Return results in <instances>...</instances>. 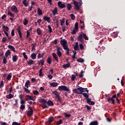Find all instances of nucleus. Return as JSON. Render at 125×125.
<instances>
[{
  "instance_id": "1",
  "label": "nucleus",
  "mask_w": 125,
  "mask_h": 125,
  "mask_svg": "<svg viewBox=\"0 0 125 125\" xmlns=\"http://www.w3.org/2000/svg\"><path fill=\"white\" fill-rule=\"evenodd\" d=\"M77 89H73V91L74 93H76V94H83V92H87L88 93V90H87V88H83L82 87H80V86H78Z\"/></svg>"
},
{
  "instance_id": "2",
  "label": "nucleus",
  "mask_w": 125,
  "mask_h": 125,
  "mask_svg": "<svg viewBox=\"0 0 125 125\" xmlns=\"http://www.w3.org/2000/svg\"><path fill=\"white\" fill-rule=\"evenodd\" d=\"M58 88L60 91H66L67 92H69L70 91L69 88L65 85L59 86Z\"/></svg>"
},
{
  "instance_id": "3",
  "label": "nucleus",
  "mask_w": 125,
  "mask_h": 125,
  "mask_svg": "<svg viewBox=\"0 0 125 125\" xmlns=\"http://www.w3.org/2000/svg\"><path fill=\"white\" fill-rule=\"evenodd\" d=\"M60 44L63 47V48H65L66 47H67L68 46V42H67V41L66 40L63 39L60 41Z\"/></svg>"
},
{
  "instance_id": "4",
  "label": "nucleus",
  "mask_w": 125,
  "mask_h": 125,
  "mask_svg": "<svg viewBox=\"0 0 125 125\" xmlns=\"http://www.w3.org/2000/svg\"><path fill=\"white\" fill-rule=\"evenodd\" d=\"M117 95L116 94H114L112 96L111 98H110V97H108L107 98V102H109L110 101L111 102L112 104H115V100L114 98H116Z\"/></svg>"
},
{
  "instance_id": "5",
  "label": "nucleus",
  "mask_w": 125,
  "mask_h": 125,
  "mask_svg": "<svg viewBox=\"0 0 125 125\" xmlns=\"http://www.w3.org/2000/svg\"><path fill=\"white\" fill-rule=\"evenodd\" d=\"M72 3L74 5V7L76 10H79V9H80V6H79V3L78 1L73 0Z\"/></svg>"
},
{
  "instance_id": "6",
  "label": "nucleus",
  "mask_w": 125,
  "mask_h": 125,
  "mask_svg": "<svg viewBox=\"0 0 125 125\" xmlns=\"http://www.w3.org/2000/svg\"><path fill=\"white\" fill-rule=\"evenodd\" d=\"M30 110L28 111L27 112V115L28 117H32L33 116V114H34V111H33V109L32 107H29Z\"/></svg>"
},
{
  "instance_id": "7",
  "label": "nucleus",
  "mask_w": 125,
  "mask_h": 125,
  "mask_svg": "<svg viewBox=\"0 0 125 125\" xmlns=\"http://www.w3.org/2000/svg\"><path fill=\"white\" fill-rule=\"evenodd\" d=\"M58 6H59V8H61L63 9V8H65L66 7V5L62 3V2L60 1L58 2Z\"/></svg>"
},
{
  "instance_id": "8",
  "label": "nucleus",
  "mask_w": 125,
  "mask_h": 125,
  "mask_svg": "<svg viewBox=\"0 0 125 125\" xmlns=\"http://www.w3.org/2000/svg\"><path fill=\"white\" fill-rule=\"evenodd\" d=\"M11 10L13 12L18 13V9L17 8V7L14 5L11 7Z\"/></svg>"
},
{
  "instance_id": "9",
  "label": "nucleus",
  "mask_w": 125,
  "mask_h": 125,
  "mask_svg": "<svg viewBox=\"0 0 125 125\" xmlns=\"http://www.w3.org/2000/svg\"><path fill=\"white\" fill-rule=\"evenodd\" d=\"M43 20H44L45 21H46L47 22H48V23H51L52 21V20L50 19V18L45 16H44L43 17Z\"/></svg>"
},
{
  "instance_id": "10",
  "label": "nucleus",
  "mask_w": 125,
  "mask_h": 125,
  "mask_svg": "<svg viewBox=\"0 0 125 125\" xmlns=\"http://www.w3.org/2000/svg\"><path fill=\"white\" fill-rule=\"evenodd\" d=\"M78 41L80 42H83V34H80L77 38Z\"/></svg>"
},
{
  "instance_id": "11",
  "label": "nucleus",
  "mask_w": 125,
  "mask_h": 125,
  "mask_svg": "<svg viewBox=\"0 0 125 125\" xmlns=\"http://www.w3.org/2000/svg\"><path fill=\"white\" fill-rule=\"evenodd\" d=\"M2 28L3 29V31H4L5 32H9V27L5 26L4 24H2Z\"/></svg>"
},
{
  "instance_id": "12",
  "label": "nucleus",
  "mask_w": 125,
  "mask_h": 125,
  "mask_svg": "<svg viewBox=\"0 0 125 125\" xmlns=\"http://www.w3.org/2000/svg\"><path fill=\"white\" fill-rule=\"evenodd\" d=\"M53 121H54V119L53 118V117H49L48 119V120L46 123L49 125H50V124H51V123H52Z\"/></svg>"
},
{
  "instance_id": "13",
  "label": "nucleus",
  "mask_w": 125,
  "mask_h": 125,
  "mask_svg": "<svg viewBox=\"0 0 125 125\" xmlns=\"http://www.w3.org/2000/svg\"><path fill=\"white\" fill-rule=\"evenodd\" d=\"M17 32L20 39H22V32H21V28L19 27L17 28Z\"/></svg>"
},
{
  "instance_id": "14",
  "label": "nucleus",
  "mask_w": 125,
  "mask_h": 125,
  "mask_svg": "<svg viewBox=\"0 0 125 125\" xmlns=\"http://www.w3.org/2000/svg\"><path fill=\"white\" fill-rule=\"evenodd\" d=\"M26 97L27 98L26 99H28V100H32V101H36V99L33 97V96L29 95H26Z\"/></svg>"
},
{
  "instance_id": "15",
  "label": "nucleus",
  "mask_w": 125,
  "mask_h": 125,
  "mask_svg": "<svg viewBox=\"0 0 125 125\" xmlns=\"http://www.w3.org/2000/svg\"><path fill=\"white\" fill-rule=\"evenodd\" d=\"M86 102L89 105H94L95 103L93 101H91V99H89L88 100L86 101Z\"/></svg>"
},
{
  "instance_id": "16",
  "label": "nucleus",
  "mask_w": 125,
  "mask_h": 125,
  "mask_svg": "<svg viewBox=\"0 0 125 125\" xmlns=\"http://www.w3.org/2000/svg\"><path fill=\"white\" fill-rule=\"evenodd\" d=\"M39 65H42V66H43L44 65V59H41L38 61Z\"/></svg>"
},
{
  "instance_id": "17",
  "label": "nucleus",
  "mask_w": 125,
  "mask_h": 125,
  "mask_svg": "<svg viewBox=\"0 0 125 125\" xmlns=\"http://www.w3.org/2000/svg\"><path fill=\"white\" fill-rule=\"evenodd\" d=\"M39 102L42 104H47V101L45 100L44 99H40Z\"/></svg>"
},
{
  "instance_id": "18",
  "label": "nucleus",
  "mask_w": 125,
  "mask_h": 125,
  "mask_svg": "<svg viewBox=\"0 0 125 125\" xmlns=\"http://www.w3.org/2000/svg\"><path fill=\"white\" fill-rule=\"evenodd\" d=\"M17 60H18V56L17 55H14L12 57V61L13 62H17Z\"/></svg>"
},
{
  "instance_id": "19",
  "label": "nucleus",
  "mask_w": 125,
  "mask_h": 125,
  "mask_svg": "<svg viewBox=\"0 0 125 125\" xmlns=\"http://www.w3.org/2000/svg\"><path fill=\"white\" fill-rule=\"evenodd\" d=\"M70 66H71L70 62H68L67 64L62 65V68H64V69H67V68H69Z\"/></svg>"
},
{
  "instance_id": "20",
  "label": "nucleus",
  "mask_w": 125,
  "mask_h": 125,
  "mask_svg": "<svg viewBox=\"0 0 125 125\" xmlns=\"http://www.w3.org/2000/svg\"><path fill=\"white\" fill-rule=\"evenodd\" d=\"M50 85L53 87H56V86H58V83L56 82H53L50 83Z\"/></svg>"
},
{
  "instance_id": "21",
  "label": "nucleus",
  "mask_w": 125,
  "mask_h": 125,
  "mask_svg": "<svg viewBox=\"0 0 125 125\" xmlns=\"http://www.w3.org/2000/svg\"><path fill=\"white\" fill-rule=\"evenodd\" d=\"M14 97V96L12 95L11 93H9V94L7 95L6 96V98L7 99H11L12 98H13Z\"/></svg>"
},
{
  "instance_id": "22",
  "label": "nucleus",
  "mask_w": 125,
  "mask_h": 125,
  "mask_svg": "<svg viewBox=\"0 0 125 125\" xmlns=\"http://www.w3.org/2000/svg\"><path fill=\"white\" fill-rule=\"evenodd\" d=\"M63 49L66 51V55H69L70 54V49H69V46L67 47H66L65 48H63Z\"/></svg>"
},
{
  "instance_id": "23",
  "label": "nucleus",
  "mask_w": 125,
  "mask_h": 125,
  "mask_svg": "<svg viewBox=\"0 0 125 125\" xmlns=\"http://www.w3.org/2000/svg\"><path fill=\"white\" fill-rule=\"evenodd\" d=\"M52 57H53L54 59L56 60V61H58V56L55 53H53L52 54Z\"/></svg>"
},
{
  "instance_id": "24",
  "label": "nucleus",
  "mask_w": 125,
  "mask_h": 125,
  "mask_svg": "<svg viewBox=\"0 0 125 125\" xmlns=\"http://www.w3.org/2000/svg\"><path fill=\"white\" fill-rule=\"evenodd\" d=\"M83 95L84 96V97H85V100H86V101H87V100H88L89 99H90V98H89V96L88 95H87V94L86 93H83Z\"/></svg>"
},
{
  "instance_id": "25",
  "label": "nucleus",
  "mask_w": 125,
  "mask_h": 125,
  "mask_svg": "<svg viewBox=\"0 0 125 125\" xmlns=\"http://www.w3.org/2000/svg\"><path fill=\"white\" fill-rule=\"evenodd\" d=\"M26 62L29 66H30L31 65H33V64H34V61H33V60L32 59L29 60V61H27Z\"/></svg>"
},
{
  "instance_id": "26",
  "label": "nucleus",
  "mask_w": 125,
  "mask_h": 125,
  "mask_svg": "<svg viewBox=\"0 0 125 125\" xmlns=\"http://www.w3.org/2000/svg\"><path fill=\"white\" fill-rule=\"evenodd\" d=\"M10 54H11V52H10V50H7L5 53L6 58H7V57H8V56L10 55Z\"/></svg>"
},
{
  "instance_id": "27",
  "label": "nucleus",
  "mask_w": 125,
  "mask_h": 125,
  "mask_svg": "<svg viewBox=\"0 0 125 125\" xmlns=\"http://www.w3.org/2000/svg\"><path fill=\"white\" fill-rule=\"evenodd\" d=\"M71 8H72V5L70 3H67L66 4V9H67V10L70 11V10H71Z\"/></svg>"
},
{
  "instance_id": "28",
  "label": "nucleus",
  "mask_w": 125,
  "mask_h": 125,
  "mask_svg": "<svg viewBox=\"0 0 125 125\" xmlns=\"http://www.w3.org/2000/svg\"><path fill=\"white\" fill-rule=\"evenodd\" d=\"M89 125H98V121H94L90 123Z\"/></svg>"
},
{
  "instance_id": "29",
  "label": "nucleus",
  "mask_w": 125,
  "mask_h": 125,
  "mask_svg": "<svg viewBox=\"0 0 125 125\" xmlns=\"http://www.w3.org/2000/svg\"><path fill=\"white\" fill-rule=\"evenodd\" d=\"M47 104L48 106H53L54 104H53V102L51 101V100H49L47 102Z\"/></svg>"
},
{
  "instance_id": "30",
  "label": "nucleus",
  "mask_w": 125,
  "mask_h": 125,
  "mask_svg": "<svg viewBox=\"0 0 125 125\" xmlns=\"http://www.w3.org/2000/svg\"><path fill=\"white\" fill-rule=\"evenodd\" d=\"M30 57L31 58H32V59H36L37 58V55L36 54V53H33L32 54H31Z\"/></svg>"
},
{
  "instance_id": "31",
  "label": "nucleus",
  "mask_w": 125,
  "mask_h": 125,
  "mask_svg": "<svg viewBox=\"0 0 125 125\" xmlns=\"http://www.w3.org/2000/svg\"><path fill=\"white\" fill-rule=\"evenodd\" d=\"M8 48H9V49H11L12 51L15 52V48H14V47L13 46L9 45L8 46Z\"/></svg>"
},
{
  "instance_id": "32",
  "label": "nucleus",
  "mask_w": 125,
  "mask_h": 125,
  "mask_svg": "<svg viewBox=\"0 0 125 125\" xmlns=\"http://www.w3.org/2000/svg\"><path fill=\"white\" fill-rule=\"evenodd\" d=\"M12 77V73H9L7 77L6 80H7V81H10V80H11Z\"/></svg>"
},
{
  "instance_id": "33",
  "label": "nucleus",
  "mask_w": 125,
  "mask_h": 125,
  "mask_svg": "<svg viewBox=\"0 0 125 125\" xmlns=\"http://www.w3.org/2000/svg\"><path fill=\"white\" fill-rule=\"evenodd\" d=\"M52 61V60H51V57H49L48 58V59H47V63L48 64H49V65H50V64H51Z\"/></svg>"
},
{
  "instance_id": "34",
  "label": "nucleus",
  "mask_w": 125,
  "mask_h": 125,
  "mask_svg": "<svg viewBox=\"0 0 125 125\" xmlns=\"http://www.w3.org/2000/svg\"><path fill=\"white\" fill-rule=\"evenodd\" d=\"M7 58L5 57V56H3V61H2V63L3 64H6V63H7V60H6Z\"/></svg>"
},
{
  "instance_id": "35",
  "label": "nucleus",
  "mask_w": 125,
  "mask_h": 125,
  "mask_svg": "<svg viewBox=\"0 0 125 125\" xmlns=\"http://www.w3.org/2000/svg\"><path fill=\"white\" fill-rule=\"evenodd\" d=\"M65 20H66V19H65L64 18H62V20H60V21H61V26H63V25H64Z\"/></svg>"
},
{
  "instance_id": "36",
  "label": "nucleus",
  "mask_w": 125,
  "mask_h": 125,
  "mask_svg": "<svg viewBox=\"0 0 125 125\" xmlns=\"http://www.w3.org/2000/svg\"><path fill=\"white\" fill-rule=\"evenodd\" d=\"M37 12H38V15H42V11L41 10V8H38Z\"/></svg>"
},
{
  "instance_id": "37",
  "label": "nucleus",
  "mask_w": 125,
  "mask_h": 125,
  "mask_svg": "<svg viewBox=\"0 0 125 125\" xmlns=\"http://www.w3.org/2000/svg\"><path fill=\"white\" fill-rule=\"evenodd\" d=\"M77 62H79V63H83L84 62V60L83 58H80L77 60Z\"/></svg>"
},
{
  "instance_id": "38",
  "label": "nucleus",
  "mask_w": 125,
  "mask_h": 125,
  "mask_svg": "<svg viewBox=\"0 0 125 125\" xmlns=\"http://www.w3.org/2000/svg\"><path fill=\"white\" fill-rule=\"evenodd\" d=\"M52 12L53 15H56V14H57V8L55 7Z\"/></svg>"
},
{
  "instance_id": "39",
  "label": "nucleus",
  "mask_w": 125,
  "mask_h": 125,
  "mask_svg": "<svg viewBox=\"0 0 125 125\" xmlns=\"http://www.w3.org/2000/svg\"><path fill=\"white\" fill-rule=\"evenodd\" d=\"M53 94H55L56 95V97H58V96H60V95L59 93H58V92L57 91H54L52 92Z\"/></svg>"
},
{
  "instance_id": "40",
  "label": "nucleus",
  "mask_w": 125,
  "mask_h": 125,
  "mask_svg": "<svg viewBox=\"0 0 125 125\" xmlns=\"http://www.w3.org/2000/svg\"><path fill=\"white\" fill-rule=\"evenodd\" d=\"M29 84H30V81L27 80L26 82H25V87H26L27 88H29Z\"/></svg>"
},
{
  "instance_id": "41",
  "label": "nucleus",
  "mask_w": 125,
  "mask_h": 125,
  "mask_svg": "<svg viewBox=\"0 0 125 125\" xmlns=\"http://www.w3.org/2000/svg\"><path fill=\"white\" fill-rule=\"evenodd\" d=\"M39 77H43V75H42V68H41L39 70Z\"/></svg>"
},
{
  "instance_id": "42",
  "label": "nucleus",
  "mask_w": 125,
  "mask_h": 125,
  "mask_svg": "<svg viewBox=\"0 0 125 125\" xmlns=\"http://www.w3.org/2000/svg\"><path fill=\"white\" fill-rule=\"evenodd\" d=\"M8 15H10V16L11 17H12L13 18H14V17H15L14 14H13V13H12L11 12H10V11H8Z\"/></svg>"
},
{
  "instance_id": "43",
  "label": "nucleus",
  "mask_w": 125,
  "mask_h": 125,
  "mask_svg": "<svg viewBox=\"0 0 125 125\" xmlns=\"http://www.w3.org/2000/svg\"><path fill=\"white\" fill-rule=\"evenodd\" d=\"M75 29L76 31H78V30H79V23L77 22H75Z\"/></svg>"
},
{
  "instance_id": "44",
  "label": "nucleus",
  "mask_w": 125,
  "mask_h": 125,
  "mask_svg": "<svg viewBox=\"0 0 125 125\" xmlns=\"http://www.w3.org/2000/svg\"><path fill=\"white\" fill-rule=\"evenodd\" d=\"M82 35L84 40H85L86 41H88V37H87L86 34H85V33H83Z\"/></svg>"
},
{
  "instance_id": "45",
  "label": "nucleus",
  "mask_w": 125,
  "mask_h": 125,
  "mask_svg": "<svg viewBox=\"0 0 125 125\" xmlns=\"http://www.w3.org/2000/svg\"><path fill=\"white\" fill-rule=\"evenodd\" d=\"M37 33L38 35H39V36H41V35H42V33L41 29L38 28L37 29Z\"/></svg>"
},
{
  "instance_id": "46",
  "label": "nucleus",
  "mask_w": 125,
  "mask_h": 125,
  "mask_svg": "<svg viewBox=\"0 0 125 125\" xmlns=\"http://www.w3.org/2000/svg\"><path fill=\"white\" fill-rule=\"evenodd\" d=\"M33 93L34 95H38V94H39L40 93L39 92V91H38V90H33Z\"/></svg>"
},
{
  "instance_id": "47",
  "label": "nucleus",
  "mask_w": 125,
  "mask_h": 125,
  "mask_svg": "<svg viewBox=\"0 0 125 125\" xmlns=\"http://www.w3.org/2000/svg\"><path fill=\"white\" fill-rule=\"evenodd\" d=\"M27 0H23V1H22V3H23V5H24V6L25 7H27V6H28V3H27Z\"/></svg>"
},
{
  "instance_id": "48",
  "label": "nucleus",
  "mask_w": 125,
  "mask_h": 125,
  "mask_svg": "<svg viewBox=\"0 0 125 125\" xmlns=\"http://www.w3.org/2000/svg\"><path fill=\"white\" fill-rule=\"evenodd\" d=\"M22 55H23V58H24V59H25L26 60H27L28 59V56H27V55H26L25 52L22 53Z\"/></svg>"
},
{
  "instance_id": "49",
  "label": "nucleus",
  "mask_w": 125,
  "mask_h": 125,
  "mask_svg": "<svg viewBox=\"0 0 125 125\" xmlns=\"http://www.w3.org/2000/svg\"><path fill=\"white\" fill-rule=\"evenodd\" d=\"M62 123H63V121L62 120V119H60L59 121L57 122V125H60L61 124H62Z\"/></svg>"
},
{
  "instance_id": "50",
  "label": "nucleus",
  "mask_w": 125,
  "mask_h": 125,
  "mask_svg": "<svg viewBox=\"0 0 125 125\" xmlns=\"http://www.w3.org/2000/svg\"><path fill=\"white\" fill-rule=\"evenodd\" d=\"M23 89L24 90L25 92H26V93H30V90L27 89V88L23 87Z\"/></svg>"
},
{
  "instance_id": "51",
  "label": "nucleus",
  "mask_w": 125,
  "mask_h": 125,
  "mask_svg": "<svg viewBox=\"0 0 125 125\" xmlns=\"http://www.w3.org/2000/svg\"><path fill=\"white\" fill-rule=\"evenodd\" d=\"M70 17L71 19H72V20H75V19H76V17L75 16V15H74L73 14H70Z\"/></svg>"
},
{
  "instance_id": "52",
  "label": "nucleus",
  "mask_w": 125,
  "mask_h": 125,
  "mask_svg": "<svg viewBox=\"0 0 125 125\" xmlns=\"http://www.w3.org/2000/svg\"><path fill=\"white\" fill-rule=\"evenodd\" d=\"M42 107L43 108V109H46V108H48V106H47V105H46V104H42Z\"/></svg>"
},
{
  "instance_id": "53",
  "label": "nucleus",
  "mask_w": 125,
  "mask_h": 125,
  "mask_svg": "<svg viewBox=\"0 0 125 125\" xmlns=\"http://www.w3.org/2000/svg\"><path fill=\"white\" fill-rule=\"evenodd\" d=\"M57 53L59 57H61V56H62V53H61V51H57Z\"/></svg>"
},
{
  "instance_id": "54",
  "label": "nucleus",
  "mask_w": 125,
  "mask_h": 125,
  "mask_svg": "<svg viewBox=\"0 0 125 125\" xmlns=\"http://www.w3.org/2000/svg\"><path fill=\"white\" fill-rule=\"evenodd\" d=\"M27 24H28V20L24 19V22H23V25H24V26H26V25H27Z\"/></svg>"
},
{
  "instance_id": "55",
  "label": "nucleus",
  "mask_w": 125,
  "mask_h": 125,
  "mask_svg": "<svg viewBox=\"0 0 125 125\" xmlns=\"http://www.w3.org/2000/svg\"><path fill=\"white\" fill-rule=\"evenodd\" d=\"M4 86V83H3V81H1L0 84V88H1V87H3Z\"/></svg>"
},
{
  "instance_id": "56",
  "label": "nucleus",
  "mask_w": 125,
  "mask_h": 125,
  "mask_svg": "<svg viewBox=\"0 0 125 125\" xmlns=\"http://www.w3.org/2000/svg\"><path fill=\"white\" fill-rule=\"evenodd\" d=\"M64 117L65 118H70L71 117V114L64 113Z\"/></svg>"
},
{
  "instance_id": "57",
  "label": "nucleus",
  "mask_w": 125,
  "mask_h": 125,
  "mask_svg": "<svg viewBox=\"0 0 125 125\" xmlns=\"http://www.w3.org/2000/svg\"><path fill=\"white\" fill-rule=\"evenodd\" d=\"M2 42H7V38L6 37H3Z\"/></svg>"
},
{
  "instance_id": "58",
  "label": "nucleus",
  "mask_w": 125,
  "mask_h": 125,
  "mask_svg": "<svg viewBox=\"0 0 125 125\" xmlns=\"http://www.w3.org/2000/svg\"><path fill=\"white\" fill-rule=\"evenodd\" d=\"M12 125H21V124L16 122H13Z\"/></svg>"
},
{
  "instance_id": "59",
  "label": "nucleus",
  "mask_w": 125,
  "mask_h": 125,
  "mask_svg": "<svg viewBox=\"0 0 125 125\" xmlns=\"http://www.w3.org/2000/svg\"><path fill=\"white\" fill-rule=\"evenodd\" d=\"M48 28L49 29V33H52V28H51V26L49 25H48Z\"/></svg>"
},
{
  "instance_id": "60",
  "label": "nucleus",
  "mask_w": 125,
  "mask_h": 125,
  "mask_svg": "<svg viewBox=\"0 0 125 125\" xmlns=\"http://www.w3.org/2000/svg\"><path fill=\"white\" fill-rule=\"evenodd\" d=\"M30 31H26V39H28L29 37H30Z\"/></svg>"
},
{
  "instance_id": "61",
  "label": "nucleus",
  "mask_w": 125,
  "mask_h": 125,
  "mask_svg": "<svg viewBox=\"0 0 125 125\" xmlns=\"http://www.w3.org/2000/svg\"><path fill=\"white\" fill-rule=\"evenodd\" d=\"M75 79H76V75L72 74L71 76V81H75Z\"/></svg>"
},
{
  "instance_id": "62",
  "label": "nucleus",
  "mask_w": 125,
  "mask_h": 125,
  "mask_svg": "<svg viewBox=\"0 0 125 125\" xmlns=\"http://www.w3.org/2000/svg\"><path fill=\"white\" fill-rule=\"evenodd\" d=\"M25 105L24 104H21V106H20V109L21 110H24V109H25Z\"/></svg>"
},
{
  "instance_id": "63",
  "label": "nucleus",
  "mask_w": 125,
  "mask_h": 125,
  "mask_svg": "<svg viewBox=\"0 0 125 125\" xmlns=\"http://www.w3.org/2000/svg\"><path fill=\"white\" fill-rule=\"evenodd\" d=\"M11 35L12 37H14V36H15V34L14 33V29L12 30Z\"/></svg>"
},
{
  "instance_id": "64",
  "label": "nucleus",
  "mask_w": 125,
  "mask_h": 125,
  "mask_svg": "<svg viewBox=\"0 0 125 125\" xmlns=\"http://www.w3.org/2000/svg\"><path fill=\"white\" fill-rule=\"evenodd\" d=\"M47 77L49 80H52V78H53V76L51 75V74H49L47 75Z\"/></svg>"
}]
</instances>
